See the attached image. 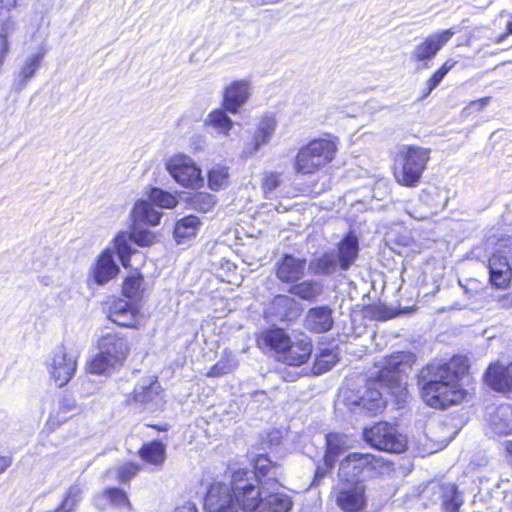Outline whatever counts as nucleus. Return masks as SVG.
I'll return each instance as SVG.
<instances>
[{
	"label": "nucleus",
	"mask_w": 512,
	"mask_h": 512,
	"mask_svg": "<svg viewBox=\"0 0 512 512\" xmlns=\"http://www.w3.org/2000/svg\"><path fill=\"white\" fill-rule=\"evenodd\" d=\"M282 468L261 454L254 460V470L247 468L234 472V488L244 511L289 512L291 498L279 493Z\"/></svg>",
	"instance_id": "1"
},
{
	"label": "nucleus",
	"mask_w": 512,
	"mask_h": 512,
	"mask_svg": "<svg viewBox=\"0 0 512 512\" xmlns=\"http://www.w3.org/2000/svg\"><path fill=\"white\" fill-rule=\"evenodd\" d=\"M468 359L453 356L449 361H436L424 367L419 374L421 397L430 407L445 409L462 401L466 392L460 387V378L467 371Z\"/></svg>",
	"instance_id": "2"
},
{
	"label": "nucleus",
	"mask_w": 512,
	"mask_h": 512,
	"mask_svg": "<svg viewBox=\"0 0 512 512\" xmlns=\"http://www.w3.org/2000/svg\"><path fill=\"white\" fill-rule=\"evenodd\" d=\"M414 361V355L407 352H397L384 360L380 366L375 380L369 379L360 395L353 401L356 406H361L371 414L381 412L386 406L383 391L397 398H403L407 394L406 384L403 381V373Z\"/></svg>",
	"instance_id": "3"
},
{
	"label": "nucleus",
	"mask_w": 512,
	"mask_h": 512,
	"mask_svg": "<svg viewBox=\"0 0 512 512\" xmlns=\"http://www.w3.org/2000/svg\"><path fill=\"white\" fill-rule=\"evenodd\" d=\"M132 216L135 222V227L132 232H120L114 239L117 255L124 267L129 266L130 258L133 253L131 247L132 242L139 246H149L155 239L151 231L138 228L137 225L147 224L156 226L160 223L162 213L156 210L148 201L139 200L135 203Z\"/></svg>",
	"instance_id": "4"
},
{
	"label": "nucleus",
	"mask_w": 512,
	"mask_h": 512,
	"mask_svg": "<svg viewBox=\"0 0 512 512\" xmlns=\"http://www.w3.org/2000/svg\"><path fill=\"white\" fill-rule=\"evenodd\" d=\"M430 159V149L414 145H402L398 149L395 178L406 187H416Z\"/></svg>",
	"instance_id": "5"
},
{
	"label": "nucleus",
	"mask_w": 512,
	"mask_h": 512,
	"mask_svg": "<svg viewBox=\"0 0 512 512\" xmlns=\"http://www.w3.org/2000/svg\"><path fill=\"white\" fill-rule=\"evenodd\" d=\"M336 151L335 140L314 139L299 149L294 160V170L302 175L313 174L330 163L334 159Z\"/></svg>",
	"instance_id": "6"
},
{
	"label": "nucleus",
	"mask_w": 512,
	"mask_h": 512,
	"mask_svg": "<svg viewBox=\"0 0 512 512\" xmlns=\"http://www.w3.org/2000/svg\"><path fill=\"white\" fill-rule=\"evenodd\" d=\"M512 236H504L495 244L488 261L490 282L497 288H506L512 279Z\"/></svg>",
	"instance_id": "7"
},
{
	"label": "nucleus",
	"mask_w": 512,
	"mask_h": 512,
	"mask_svg": "<svg viewBox=\"0 0 512 512\" xmlns=\"http://www.w3.org/2000/svg\"><path fill=\"white\" fill-rule=\"evenodd\" d=\"M126 401L140 411L155 412L164 403L162 387L156 377H146L134 387Z\"/></svg>",
	"instance_id": "8"
},
{
	"label": "nucleus",
	"mask_w": 512,
	"mask_h": 512,
	"mask_svg": "<svg viewBox=\"0 0 512 512\" xmlns=\"http://www.w3.org/2000/svg\"><path fill=\"white\" fill-rule=\"evenodd\" d=\"M204 507L207 512H239L242 504L234 488V473L231 476L230 485L215 481L206 493Z\"/></svg>",
	"instance_id": "9"
},
{
	"label": "nucleus",
	"mask_w": 512,
	"mask_h": 512,
	"mask_svg": "<svg viewBox=\"0 0 512 512\" xmlns=\"http://www.w3.org/2000/svg\"><path fill=\"white\" fill-rule=\"evenodd\" d=\"M78 356L63 345L56 346L46 359V367L58 387L65 386L77 370Z\"/></svg>",
	"instance_id": "10"
},
{
	"label": "nucleus",
	"mask_w": 512,
	"mask_h": 512,
	"mask_svg": "<svg viewBox=\"0 0 512 512\" xmlns=\"http://www.w3.org/2000/svg\"><path fill=\"white\" fill-rule=\"evenodd\" d=\"M365 440L375 449L390 453H401L406 449V439L387 422L376 423L364 430Z\"/></svg>",
	"instance_id": "11"
},
{
	"label": "nucleus",
	"mask_w": 512,
	"mask_h": 512,
	"mask_svg": "<svg viewBox=\"0 0 512 512\" xmlns=\"http://www.w3.org/2000/svg\"><path fill=\"white\" fill-rule=\"evenodd\" d=\"M384 464L380 457L370 453H350L343 459L339 467V478L341 481L356 482L363 481L361 476Z\"/></svg>",
	"instance_id": "12"
},
{
	"label": "nucleus",
	"mask_w": 512,
	"mask_h": 512,
	"mask_svg": "<svg viewBox=\"0 0 512 512\" xmlns=\"http://www.w3.org/2000/svg\"><path fill=\"white\" fill-rule=\"evenodd\" d=\"M165 166L172 178L183 187L196 188L203 183L200 168L184 154L170 157Z\"/></svg>",
	"instance_id": "13"
},
{
	"label": "nucleus",
	"mask_w": 512,
	"mask_h": 512,
	"mask_svg": "<svg viewBox=\"0 0 512 512\" xmlns=\"http://www.w3.org/2000/svg\"><path fill=\"white\" fill-rule=\"evenodd\" d=\"M455 33L456 32L450 28L429 35L414 47L410 56L411 61L419 63V69L429 68V63L435 58L442 47L449 42Z\"/></svg>",
	"instance_id": "14"
},
{
	"label": "nucleus",
	"mask_w": 512,
	"mask_h": 512,
	"mask_svg": "<svg viewBox=\"0 0 512 512\" xmlns=\"http://www.w3.org/2000/svg\"><path fill=\"white\" fill-rule=\"evenodd\" d=\"M366 486L363 481H342L336 492L337 506L345 512H359L366 508Z\"/></svg>",
	"instance_id": "15"
},
{
	"label": "nucleus",
	"mask_w": 512,
	"mask_h": 512,
	"mask_svg": "<svg viewBox=\"0 0 512 512\" xmlns=\"http://www.w3.org/2000/svg\"><path fill=\"white\" fill-rule=\"evenodd\" d=\"M47 54V49L40 46L36 51L26 54L18 65L14 77V87L17 91L23 90L33 79Z\"/></svg>",
	"instance_id": "16"
},
{
	"label": "nucleus",
	"mask_w": 512,
	"mask_h": 512,
	"mask_svg": "<svg viewBox=\"0 0 512 512\" xmlns=\"http://www.w3.org/2000/svg\"><path fill=\"white\" fill-rule=\"evenodd\" d=\"M349 448V439L344 434L330 433L326 435V452L324 455V468L318 467L315 479L323 478L333 469L337 459Z\"/></svg>",
	"instance_id": "17"
},
{
	"label": "nucleus",
	"mask_w": 512,
	"mask_h": 512,
	"mask_svg": "<svg viewBox=\"0 0 512 512\" xmlns=\"http://www.w3.org/2000/svg\"><path fill=\"white\" fill-rule=\"evenodd\" d=\"M108 318L123 327H136L141 321V315L136 304L122 298L111 301Z\"/></svg>",
	"instance_id": "18"
},
{
	"label": "nucleus",
	"mask_w": 512,
	"mask_h": 512,
	"mask_svg": "<svg viewBox=\"0 0 512 512\" xmlns=\"http://www.w3.org/2000/svg\"><path fill=\"white\" fill-rule=\"evenodd\" d=\"M306 259L284 254L275 264L276 277L283 283L294 284L304 275Z\"/></svg>",
	"instance_id": "19"
},
{
	"label": "nucleus",
	"mask_w": 512,
	"mask_h": 512,
	"mask_svg": "<svg viewBox=\"0 0 512 512\" xmlns=\"http://www.w3.org/2000/svg\"><path fill=\"white\" fill-rule=\"evenodd\" d=\"M312 353V342L306 335H298L289 341L288 348L280 360L290 366H300L307 362Z\"/></svg>",
	"instance_id": "20"
},
{
	"label": "nucleus",
	"mask_w": 512,
	"mask_h": 512,
	"mask_svg": "<svg viewBox=\"0 0 512 512\" xmlns=\"http://www.w3.org/2000/svg\"><path fill=\"white\" fill-rule=\"evenodd\" d=\"M250 96V83L236 80L230 83L223 92V105L226 111L235 114Z\"/></svg>",
	"instance_id": "21"
},
{
	"label": "nucleus",
	"mask_w": 512,
	"mask_h": 512,
	"mask_svg": "<svg viewBox=\"0 0 512 512\" xmlns=\"http://www.w3.org/2000/svg\"><path fill=\"white\" fill-rule=\"evenodd\" d=\"M277 127V120L273 115H265L259 122L253 140L247 143L244 153L248 156L255 154L261 146L270 142Z\"/></svg>",
	"instance_id": "22"
},
{
	"label": "nucleus",
	"mask_w": 512,
	"mask_h": 512,
	"mask_svg": "<svg viewBox=\"0 0 512 512\" xmlns=\"http://www.w3.org/2000/svg\"><path fill=\"white\" fill-rule=\"evenodd\" d=\"M98 348L103 354L122 364L129 352L127 340L116 333H107L98 341Z\"/></svg>",
	"instance_id": "23"
},
{
	"label": "nucleus",
	"mask_w": 512,
	"mask_h": 512,
	"mask_svg": "<svg viewBox=\"0 0 512 512\" xmlns=\"http://www.w3.org/2000/svg\"><path fill=\"white\" fill-rule=\"evenodd\" d=\"M119 267L114 261L111 249H105L98 257L92 270V276L98 285H104L117 276Z\"/></svg>",
	"instance_id": "24"
},
{
	"label": "nucleus",
	"mask_w": 512,
	"mask_h": 512,
	"mask_svg": "<svg viewBox=\"0 0 512 512\" xmlns=\"http://www.w3.org/2000/svg\"><path fill=\"white\" fill-rule=\"evenodd\" d=\"M489 387L499 392H512V362L509 365L491 364L485 374Z\"/></svg>",
	"instance_id": "25"
},
{
	"label": "nucleus",
	"mask_w": 512,
	"mask_h": 512,
	"mask_svg": "<svg viewBox=\"0 0 512 512\" xmlns=\"http://www.w3.org/2000/svg\"><path fill=\"white\" fill-rule=\"evenodd\" d=\"M333 324L332 310L328 306L309 309L304 320V327L314 333H325Z\"/></svg>",
	"instance_id": "26"
},
{
	"label": "nucleus",
	"mask_w": 512,
	"mask_h": 512,
	"mask_svg": "<svg viewBox=\"0 0 512 512\" xmlns=\"http://www.w3.org/2000/svg\"><path fill=\"white\" fill-rule=\"evenodd\" d=\"M359 253L358 238L349 233L339 243L336 253L339 269L347 271L356 261Z\"/></svg>",
	"instance_id": "27"
},
{
	"label": "nucleus",
	"mask_w": 512,
	"mask_h": 512,
	"mask_svg": "<svg viewBox=\"0 0 512 512\" xmlns=\"http://www.w3.org/2000/svg\"><path fill=\"white\" fill-rule=\"evenodd\" d=\"M339 263L334 250L314 257L308 264V270L316 276H330L337 272Z\"/></svg>",
	"instance_id": "28"
},
{
	"label": "nucleus",
	"mask_w": 512,
	"mask_h": 512,
	"mask_svg": "<svg viewBox=\"0 0 512 512\" xmlns=\"http://www.w3.org/2000/svg\"><path fill=\"white\" fill-rule=\"evenodd\" d=\"M290 340L291 338L283 329L272 328L261 334L259 343L263 344L270 350H273L280 359L281 354L288 348Z\"/></svg>",
	"instance_id": "29"
},
{
	"label": "nucleus",
	"mask_w": 512,
	"mask_h": 512,
	"mask_svg": "<svg viewBox=\"0 0 512 512\" xmlns=\"http://www.w3.org/2000/svg\"><path fill=\"white\" fill-rule=\"evenodd\" d=\"M200 224L199 218L194 215L178 220L173 231L177 244H186L193 239L197 234Z\"/></svg>",
	"instance_id": "30"
},
{
	"label": "nucleus",
	"mask_w": 512,
	"mask_h": 512,
	"mask_svg": "<svg viewBox=\"0 0 512 512\" xmlns=\"http://www.w3.org/2000/svg\"><path fill=\"white\" fill-rule=\"evenodd\" d=\"M439 493L444 512H459L464 500L457 485L444 483L439 486Z\"/></svg>",
	"instance_id": "31"
},
{
	"label": "nucleus",
	"mask_w": 512,
	"mask_h": 512,
	"mask_svg": "<svg viewBox=\"0 0 512 512\" xmlns=\"http://www.w3.org/2000/svg\"><path fill=\"white\" fill-rule=\"evenodd\" d=\"M139 456L145 463L160 467L166 458V447L161 441L154 440L143 444Z\"/></svg>",
	"instance_id": "32"
},
{
	"label": "nucleus",
	"mask_w": 512,
	"mask_h": 512,
	"mask_svg": "<svg viewBox=\"0 0 512 512\" xmlns=\"http://www.w3.org/2000/svg\"><path fill=\"white\" fill-rule=\"evenodd\" d=\"M492 431L497 435H508L512 433V408L503 405L497 408L490 418Z\"/></svg>",
	"instance_id": "33"
},
{
	"label": "nucleus",
	"mask_w": 512,
	"mask_h": 512,
	"mask_svg": "<svg viewBox=\"0 0 512 512\" xmlns=\"http://www.w3.org/2000/svg\"><path fill=\"white\" fill-rule=\"evenodd\" d=\"M289 292L303 300L313 301L322 294L323 286L318 281L305 280L294 283Z\"/></svg>",
	"instance_id": "34"
},
{
	"label": "nucleus",
	"mask_w": 512,
	"mask_h": 512,
	"mask_svg": "<svg viewBox=\"0 0 512 512\" xmlns=\"http://www.w3.org/2000/svg\"><path fill=\"white\" fill-rule=\"evenodd\" d=\"M226 110L216 109L210 112L205 121L206 125L211 126L217 134L228 136L233 127V121L227 115Z\"/></svg>",
	"instance_id": "35"
},
{
	"label": "nucleus",
	"mask_w": 512,
	"mask_h": 512,
	"mask_svg": "<svg viewBox=\"0 0 512 512\" xmlns=\"http://www.w3.org/2000/svg\"><path fill=\"white\" fill-rule=\"evenodd\" d=\"M238 366V360L234 353L225 351L221 359L213 365L207 373L208 377H220L231 373Z\"/></svg>",
	"instance_id": "36"
},
{
	"label": "nucleus",
	"mask_w": 512,
	"mask_h": 512,
	"mask_svg": "<svg viewBox=\"0 0 512 512\" xmlns=\"http://www.w3.org/2000/svg\"><path fill=\"white\" fill-rule=\"evenodd\" d=\"M81 500L82 489L79 484H73L66 491L61 504L55 512H74Z\"/></svg>",
	"instance_id": "37"
},
{
	"label": "nucleus",
	"mask_w": 512,
	"mask_h": 512,
	"mask_svg": "<svg viewBox=\"0 0 512 512\" xmlns=\"http://www.w3.org/2000/svg\"><path fill=\"white\" fill-rule=\"evenodd\" d=\"M456 61L448 59L433 75L426 81L422 99L428 97L431 92L441 83L448 72L456 65Z\"/></svg>",
	"instance_id": "38"
},
{
	"label": "nucleus",
	"mask_w": 512,
	"mask_h": 512,
	"mask_svg": "<svg viewBox=\"0 0 512 512\" xmlns=\"http://www.w3.org/2000/svg\"><path fill=\"white\" fill-rule=\"evenodd\" d=\"M229 173L228 168L222 165L213 166L208 172L209 187L218 191L228 185Z\"/></svg>",
	"instance_id": "39"
},
{
	"label": "nucleus",
	"mask_w": 512,
	"mask_h": 512,
	"mask_svg": "<svg viewBox=\"0 0 512 512\" xmlns=\"http://www.w3.org/2000/svg\"><path fill=\"white\" fill-rule=\"evenodd\" d=\"M148 196L149 200L160 208L172 209L178 203L175 195L156 187L150 189Z\"/></svg>",
	"instance_id": "40"
},
{
	"label": "nucleus",
	"mask_w": 512,
	"mask_h": 512,
	"mask_svg": "<svg viewBox=\"0 0 512 512\" xmlns=\"http://www.w3.org/2000/svg\"><path fill=\"white\" fill-rule=\"evenodd\" d=\"M116 365H120V363L114 361L111 357L103 354V351L99 350V353L90 361L88 369L93 374H105Z\"/></svg>",
	"instance_id": "41"
},
{
	"label": "nucleus",
	"mask_w": 512,
	"mask_h": 512,
	"mask_svg": "<svg viewBox=\"0 0 512 512\" xmlns=\"http://www.w3.org/2000/svg\"><path fill=\"white\" fill-rule=\"evenodd\" d=\"M189 204L194 210L206 213L215 206L216 198L212 194L199 192L190 197Z\"/></svg>",
	"instance_id": "42"
},
{
	"label": "nucleus",
	"mask_w": 512,
	"mask_h": 512,
	"mask_svg": "<svg viewBox=\"0 0 512 512\" xmlns=\"http://www.w3.org/2000/svg\"><path fill=\"white\" fill-rule=\"evenodd\" d=\"M144 280L142 275L135 274L127 277L123 284V293L127 298L136 299L142 295Z\"/></svg>",
	"instance_id": "43"
},
{
	"label": "nucleus",
	"mask_w": 512,
	"mask_h": 512,
	"mask_svg": "<svg viewBox=\"0 0 512 512\" xmlns=\"http://www.w3.org/2000/svg\"><path fill=\"white\" fill-rule=\"evenodd\" d=\"M337 362V355L330 350H322L317 356L313 371L315 374H322L329 371Z\"/></svg>",
	"instance_id": "44"
},
{
	"label": "nucleus",
	"mask_w": 512,
	"mask_h": 512,
	"mask_svg": "<svg viewBox=\"0 0 512 512\" xmlns=\"http://www.w3.org/2000/svg\"><path fill=\"white\" fill-rule=\"evenodd\" d=\"M103 496L120 509H130V502L126 493L119 488H108L104 491Z\"/></svg>",
	"instance_id": "45"
},
{
	"label": "nucleus",
	"mask_w": 512,
	"mask_h": 512,
	"mask_svg": "<svg viewBox=\"0 0 512 512\" xmlns=\"http://www.w3.org/2000/svg\"><path fill=\"white\" fill-rule=\"evenodd\" d=\"M139 470H140V465L135 464L133 462H127V463L120 465L117 468L116 473H117L118 479L121 482H128L133 477H135L137 475Z\"/></svg>",
	"instance_id": "46"
},
{
	"label": "nucleus",
	"mask_w": 512,
	"mask_h": 512,
	"mask_svg": "<svg viewBox=\"0 0 512 512\" xmlns=\"http://www.w3.org/2000/svg\"><path fill=\"white\" fill-rule=\"evenodd\" d=\"M280 183V174L273 172L265 174L262 185L267 198H269V195L280 185Z\"/></svg>",
	"instance_id": "47"
},
{
	"label": "nucleus",
	"mask_w": 512,
	"mask_h": 512,
	"mask_svg": "<svg viewBox=\"0 0 512 512\" xmlns=\"http://www.w3.org/2000/svg\"><path fill=\"white\" fill-rule=\"evenodd\" d=\"M293 301L291 298L285 295H278L274 298L272 302V308H287L291 307Z\"/></svg>",
	"instance_id": "48"
},
{
	"label": "nucleus",
	"mask_w": 512,
	"mask_h": 512,
	"mask_svg": "<svg viewBox=\"0 0 512 512\" xmlns=\"http://www.w3.org/2000/svg\"><path fill=\"white\" fill-rule=\"evenodd\" d=\"M17 6V0H0V17L10 15L12 9Z\"/></svg>",
	"instance_id": "49"
},
{
	"label": "nucleus",
	"mask_w": 512,
	"mask_h": 512,
	"mask_svg": "<svg viewBox=\"0 0 512 512\" xmlns=\"http://www.w3.org/2000/svg\"><path fill=\"white\" fill-rule=\"evenodd\" d=\"M490 97H484L479 100L471 101L466 110L482 111L489 103Z\"/></svg>",
	"instance_id": "50"
},
{
	"label": "nucleus",
	"mask_w": 512,
	"mask_h": 512,
	"mask_svg": "<svg viewBox=\"0 0 512 512\" xmlns=\"http://www.w3.org/2000/svg\"><path fill=\"white\" fill-rule=\"evenodd\" d=\"M282 432L280 430H273L267 435V442L271 446H277L281 443Z\"/></svg>",
	"instance_id": "51"
},
{
	"label": "nucleus",
	"mask_w": 512,
	"mask_h": 512,
	"mask_svg": "<svg viewBox=\"0 0 512 512\" xmlns=\"http://www.w3.org/2000/svg\"><path fill=\"white\" fill-rule=\"evenodd\" d=\"M173 512H199L195 503L187 501L182 505L177 506Z\"/></svg>",
	"instance_id": "52"
},
{
	"label": "nucleus",
	"mask_w": 512,
	"mask_h": 512,
	"mask_svg": "<svg viewBox=\"0 0 512 512\" xmlns=\"http://www.w3.org/2000/svg\"><path fill=\"white\" fill-rule=\"evenodd\" d=\"M10 45L4 44V41L1 40L0 42V69L2 68L5 59L9 53Z\"/></svg>",
	"instance_id": "53"
},
{
	"label": "nucleus",
	"mask_w": 512,
	"mask_h": 512,
	"mask_svg": "<svg viewBox=\"0 0 512 512\" xmlns=\"http://www.w3.org/2000/svg\"><path fill=\"white\" fill-rule=\"evenodd\" d=\"M12 464V459L9 456H0V475L4 473Z\"/></svg>",
	"instance_id": "54"
},
{
	"label": "nucleus",
	"mask_w": 512,
	"mask_h": 512,
	"mask_svg": "<svg viewBox=\"0 0 512 512\" xmlns=\"http://www.w3.org/2000/svg\"><path fill=\"white\" fill-rule=\"evenodd\" d=\"M74 406H75L74 403H72V402H70V400H66V399H64L60 404V408L64 409V410H71Z\"/></svg>",
	"instance_id": "55"
},
{
	"label": "nucleus",
	"mask_w": 512,
	"mask_h": 512,
	"mask_svg": "<svg viewBox=\"0 0 512 512\" xmlns=\"http://www.w3.org/2000/svg\"><path fill=\"white\" fill-rule=\"evenodd\" d=\"M506 453L512 458V440L503 443Z\"/></svg>",
	"instance_id": "56"
},
{
	"label": "nucleus",
	"mask_w": 512,
	"mask_h": 512,
	"mask_svg": "<svg viewBox=\"0 0 512 512\" xmlns=\"http://www.w3.org/2000/svg\"><path fill=\"white\" fill-rule=\"evenodd\" d=\"M39 281H40V283H42L43 285H46V286H47V285H50V284H51V282H52V281H51V278H50V277H48V276H41V277L39 278Z\"/></svg>",
	"instance_id": "57"
},
{
	"label": "nucleus",
	"mask_w": 512,
	"mask_h": 512,
	"mask_svg": "<svg viewBox=\"0 0 512 512\" xmlns=\"http://www.w3.org/2000/svg\"><path fill=\"white\" fill-rule=\"evenodd\" d=\"M507 33L512 34V21L507 23Z\"/></svg>",
	"instance_id": "58"
},
{
	"label": "nucleus",
	"mask_w": 512,
	"mask_h": 512,
	"mask_svg": "<svg viewBox=\"0 0 512 512\" xmlns=\"http://www.w3.org/2000/svg\"><path fill=\"white\" fill-rule=\"evenodd\" d=\"M277 316H278V317H280L281 319H283V318H286V317H287V314H286V313H284V312H278V313H277Z\"/></svg>",
	"instance_id": "59"
},
{
	"label": "nucleus",
	"mask_w": 512,
	"mask_h": 512,
	"mask_svg": "<svg viewBox=\"0 0 512 512\" xmlns=\"http://www.w3.org/2000/svg\"><path fill=\"white\" fill-rule=\"evenodd\" d=\"M504 37H505V35H501V36L498 38L497 42H501V41L504 39Z\"/></svg>",
	"instance_id": "60"
}]
</instances>
